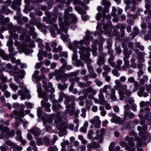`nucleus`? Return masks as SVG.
<instances>
[{
    "mask_svg": "<svg viewBox=\"0 0 151 151\" xmlns=\"http://www.w3.org/2000/svg\"><path fill=\"white\" fill-rule=\"evenodd\" d=\"M1 50L0 51V56L4 60H9V55L6 54L5 52L3 50Z\"/></svg>",
    "mask_w": 151,
    "mask_h": 151,
    "instance_id": "obj_31",
    "label": "nucleus"
},
{
    "mask_svg": "<svg viewBox=\"0 0 151 151\" xmlns=\"http://www.w3.org/2000/svg\"><path fill=\"white\" fill-rule=\"evenodd\" d=\"M95 81L97 86H101L103 85V82L98 79H96Z\"/></svg>",
    "mask_w": 151,
    "mask_h": 151,
    "instance_id": "obj_58",
    "label": "nucleus"
},
{
    "mask_svg": "<svg viewBox=\"0 0 151 151\" xmlns=\"http://www.w3.org/2000/svg\"><path fill=\"white\" fill-rule=\"evenodd\" d=\"M150 104V103L149 101H146L145 102L144 101H142L140 103V106L141 107H143L145 106L146 107V110H148L149 108L147 106H149Z\"/></svg>",
    "mask_w": 151,
    "mask_h": 151,
    "instance_id": "obj_38",
    "label": "nucleus"
},
{
    "mask_svg": "<svg viewBox=\"0 0 151 151\" xmlns=\"http://www.w3.org/2000/svg\"><path fill=\"white\" fill-rule=\"evenodd\" d=\"M47 28L50 31L52 36L53 37H55L56 34L55 30H56L58 28L57 25L54 24L52 25V26L49 25L47 26Z\"/></svg>",
    "mask_w": 151,
    "mask_h": 151,
    "instance_id": "obj_16",
    "label": "nucleus"
},
{
    "mask_svg": "<svg viewBox=\"0 0 151 151\" xmlns=\"http://www.w3.org/2000/svg\"><path fill=\"white\" fill-rule=\"evenodd\" d=\"M64 98L66 100V101H65V103L66 106L68 105V103L70 101L71 98L70 97L67 96L66 95V96Z\"/></svg>",
    "mask_w": 151,
    "mask_h": 151,
    "instance_id": "obj_54",
    "label": "nucleus"
},
{
    "mask_svg": "<svg viewBox=\"0 0 151 151\" xmlns=\"http://www.w3.org/2000/svg\"><path fill=\"white\" fill-rule=\"evenodd\" d=\"M31 132L34 136H38L40 133V130L37 127H33L30 130Z\"/></svg>",
    "mask_w": 151,
    "mask_h": 151,
    "instance_id": "obj_32",
    "label": "nucleus"
},
{
    "mask_svg": "<svg viewBox=\"0 0 151 151\" xmlns=\"http://www.w3.org/2000/svg\"><path fill=\"white\" fill-rule=\"evenodd\" d=\"M58 33L61 35V38L63 41H65L67 39V37L64 35H63L60 31H58Z\"/></svg>",
    "mask_w": 151,
    "mask_h": 151,
    "instance_id": "obj_50",
    "label": "nucleus"
},
{
    "mask_svg": "<svg viewBox=\"0 0 151 151\" xmlns=\"http://www.w3.org/2000/svg\"><path fill=\"white\" fill-rule=\"evenodd\" d=\"M99 117L97 116H95L93 119L90 121V122L95 126L97 128H99L100 127L101 121L100 120Z\"/></svg>",
    "mask_w": 151,
    "mask_h": 151,
    "instance_id": "obj_14",
    "label": "nucleus"
},
{
    "mask_svg": "<svg viewBox=\"0 0 151 151\" xmlns=\"http://www.w3.org/2000/svg\"><path fill=\"white\" fill-rule=\"evenodd\" d=\"M16 54V52H14V49L10 47V59H11V61L12 62H15L17 64L20 65L21 64L20 61L19 60H16L14 57L11 58V55H14Z\"/></svg>",
    "mask_w": 151,
    "mask_h": 151,
    "instance_id": "obj_18",
    "label": "nucleus"
},
{
    "mask_svg": "<svg viewBox=\"0 0 151 151\" xmlns=\"http://www.w3.org/2000/svg\"><path fill=\"white\" fill-rule=\"evenodd\" d=\"M114 142H112L110 144L109 147V151H123L122 150H120V147L119 146H117L114 150Z\"/></svg>",
    "mask_w": 151,
    "mask_h": 151,
    "instance_id": "obj_30",
    "label": "nucleus"
},
{
    "mask_svg": "<svg viewBox=\"0 0 151 151\" xmlns=\"http://www.w3.org/2000/svg\"><path fill=\"white\" fill-rule=\"evenodd\" d=\"M26 75L25 71L23 70H20L17 72H15L14 73H12L10 72V75H15L19 78L22 79Z\"/></svg>",
    "mask_w": 151,
    "mask_h": 151,
    "instance_id": "obj_15",
    "label": "nucleus"
},
{
    "mask_svg": "<svg viewBox=\"0 0 151 151\" xmlns=\"http://www.w3.org/2000/svg\"><path fill=\"white\" fill-rule=\"evenodd\" d=\"M88 91L89 93H91L93 95H95L96 93V91L91 87L88 89Z\"/></svg>",
    "mask_w": 151,
    "mask_h": 151,
    "instance_id": "obj_45",
    "label": "nucleus"
},
{
    "mask_svg": "<svg viewBox=\"0 0 151 151\" xmlns=\"http://www.w3.org/2000/svg\"><path fill=\"white\" fill-rule=\"evenodd\" d=\"M23 92L22 90H19L18 91L17 93L19 96H21V98L22 100H23L25 98L27 99H30L31 98V96L29 94V92L27 88L25 87L23 88Z\"/></svg>",
    "mask_w": 151,
    "mask_h": 151,
    "instance_id": "obj_9",
    "label": "nucleus"
},
{
    "mask_svg": "<svg viewBox=\"0 0 151 151\" xmlns=\"http://www.w3.org/2000/svg\"><path fill=\"white\" fill-rule=\"evenodd\" d=\"M125 139L128 141L129 146H126V149L128 151H136L134 147L135 144L134 143L133 139L132 137H129L127 136L125 137Z\"/></svg>",
    "mask_w": 151,
    "mask_h": 151,
    "instance_id": "obj_10",
    "label": "nucleus"
},
{
    "mask_svg": "<svg viewBox=\"0 0 151 151\" xmlns=\"http://www.w3.org/2000/svg\"><path fill=\"white\" fill-rule=\"evenodd\" d=\"M43 140L42 138H38L37 139V144L38 145H43Z\"/></svg>",
    "mask_w": 151,
    "mask_h": 151,
    "instance_id": "obj_51",
    "label": "nucleus"
},
{
    "mask_svg": "<svg viewBox=\"0 0 151 151\" xmlns=\"http://www.w3.org/2000/svg\"><path fill=\"white\" fill-rule=\"evenodd\" d=\"M9 19L8 17H6V18L2 20L0 22L3 25L7 26L8 28V32L9 33Z\"/></svg>",
    "mask_w": 151,
    "mask_h": 151,
    "instance_id": "obj_25",
    "label": "nucleus"
},
{
    "mask_svg": "<svg viewBox=\"0 0 151 151\" xmlns=\"http://www.w3.org/2000/svg\"><path fill=\"white\" fill-rule=\"evenodd\" d=\"M41 72L42 73L48 72L49 71V70L48 69H46L44 67H42L40 69Z\"/></svg>",
    "mask_w": 151,
    "mask_h": 151,
    "instance_id": "obj_61",
    "label": "nucleus"
},
{
    "mask_svg": "<svg viewBox=\"0 0 151 151\" xmlns=\"http://www.w3.org/2000/svg\"><path fill=\"white\" fill-rule=\"evenodd\" d=\"M5 83H2V81L1 83H0V89H1V91L4 92L6 97L8 98L9 96V93L6 90L7 86L5 84Z\"/></svg>",
    "mask_w": 151,
    "mask_h": 151,
    "instance_id": "obj_19",
    "label": "nucleus"
},
{
    "mask_svg": "<svg viewBox=\"0 0 151 151\" xmlns=\"http://www.w3.org/2000/svg\"><path fill=\"white\" fill-rule=\"evenodd\" d=\"M99 104L104 105L106 103L104 95L102 92H99Z\"/></svg>",
    "mask_w": 151,
    "mask_h": 151,
    "instance_id": "obj_28",
    "label": "nucleus"
},
{
    "mask_svg": "<svg viewBox=\"0 0 151 151\" xmlns=\"http://www.w3.org/2000/svg\"><path fill=\"white\" fill-rule=\"evenodd\" d=\"M99 92L106 93V99L108 100L111 99L114 101L116 100V98L115 95V91L113 89H111V86L110 85H105L103 88H101L99 90Z\"/></svg>",
    "mask_w": 151,
    "mask_h": 151,
    "instance_id": "obj_7",
    "label": "nucleus"
},
{
    "mask_svg": "<svg viewBox=\"0 0 151 151\" xmlns=\"http://www.w3.org/2000/svg\"><path fill=\"white\" fill-rule=\"evenodd\" d=\"M65 19L64 21V22H62V19L61 17H59L58 18L59 21V24L60 27V30L62 31H64L66 34L68 30V28L67 26H68L71 22H69L70 19L73 22V23L77 21V18L76 16L74 14H71L70 15L67 14V12L65 10Z\"/></svg>",
    "mask_w": 151,
    "mask_h": 151,
    "instance_id": "obj_3",
    "label": "nucleus"
},
{
    "mask_svg": "<svg viewBox=\"0 0 151 151\" xmlns=\"http://www.w3.org/2000/svg\"><path fill=\"white\" fill-rule=\"evenodd\" d=\"M24 107L23 105H21V108L19 112L14 111V114L16 116V118L19 119L20 121H21L22 117H23L25 115L29 114L30 113V111L29 110L27 109L24 111Z\"/></svg>",
    "mask_w": 151,
    "mask_h": 151,
    "instance_id": "obj_8",
    "label": "nucleus"
},
{
    "mask_svg": "<svg viewBox=\"0 0 151 151\" xmlns=\"http://www.w3.org/2000/svg\"><path fill=\"white\" fill-rule=\"evenodd\" d=\"M98 42L97 40H95L93 42V44L91 45V46L93 48L92 52L93 53V55L94 56H95L97 55V53L96 52L97 49L96 48V44Z\"/></svg>",
    "mask_w": 151,
    "mask_h": 151,
    "instance_id": "obj_29",
    "label": "nucleus"
},
{
    "mask_svg": "<svg viewBox=\"0 0 151 151\" xmlns=\"http://www.w3.org/2000/svg\"><path fill=\"white\" fill-rule=\"evenodd\" d=\"M134 114L131 111H125L124 117L125 119L127 120L133 117Z\"/></svg>",
    "mask_w": 151,
    "mask_h": 151,
    "instance_id": "obj_35",
    "label": "nucleus"
},
{
    "mask_svg": "<svg viewBox=\"0 0 151 151\" xmlns=\"http://www.w3.org/2000/svg\"><path fill=\"white\" fill-rule=\"evenodd\" d=\"M47 55V53L45 52L44 51L42 50H39V52L37 55L38 60L39 61H41L43 59V57H42V55L46 57Z\"/></svg>",
    "mask_w": 151,
    "mask_h": 151,
    "instance_id": "obj_23",
    "label": "nucleus"
},
{
    "mask_svg": "<svg viewBox=\"0 0 151 151\" xmlns=\"http://www.w3.org/2000/svg\"><path fill=\"white\" fill-rule=\"evenodd\" d=\"M139 33V29L137 27H134L133 31L132 32V33L133 37H135Z\"/></svg>",
    "mask_w": 151,
    "mask_h": 151,
    "instance_id": "obj_44",
    "label": "nucleus"
},
{
    "mask_svg": "<svg viewBox=\"0 0 151 151\" xmlns=\"http://www.w3.org/2000/svg\"><path fill=\"white\" fill-rule=\"evenodd\" d=\"M10 147L14 149H16L18 151H20L22 150V147L21 146H17L13 142H10Z\"/></svg>",
    "mask_w": 151,
    "mask_h": 151,
    "instance_id": "obj_34",
    "label": "nucleus"
},
{
    "mask_svg": "<svg viewBox=\"0 0 151 151\" xmlns=\"http://www.w3.org/2000/svg\"><path fill=\"white\" fill-rule=\"evenodd\" d=\"M60 57H64L65 58H67L68 54L66 52H60Z\"/></svg>",
    "mask_w": 151,
    "mask_h": 151,
    "instance_id": "obj_53",
    "label": "nucleus"
},
{
    "mask_svg": "<svg viewBox=\"0 0 151 151\" xmlns=\"http://www.w3.org/2000/svg\"><path fill=\"white\" fill-rule=\"evenodd\" d=\"M43 64L42 62H40L37 63L35 65V68L36 69H39L42 65Z\"/></svg>",
    "mask_w": 151,
    "mask_h": 151,
    "instance_id": "obj_62",
    "label": "nucleus"
},
{
    "mask_svg": "<svg viewBox=\"0 0 151 151\" xmlns=\"http://www.w3.org/2000/svg\"><path fill=\"white\" fill-rule=\"evenodd\" d=\"M2 72V71L0 70V79L2 81V83L4 84L6 83L7 80V78L4 76Z\"/></svg>",
    "mask_w": 151,
    "mask_h": 151,
    "instance_id": "obj_37",
    "label": "nucleus"
},
{
    "mask_svg": "<svg viewBox=\"0 0 151 151\" xmlns=\"http://www.w3.org/2000/svg\"><path fill=\"white\" fill-rule=\"evenodd\" d=\"M112 72L114 75L117 77H118L120 76L119 73L115 69H113L112 70Z\"/></svg>",
    "mask_w": 151,
    "mask_h": 151,
    "instance_id": "obj_56",
    "label": "nucleus"
},
{
    "mask_svg": "<svg viewBox=\"0 0 151 151\" xmlns=\"http://www.w3.org/2000/svg\"><path fill=\"white\" fill-rule=\"evenodd\" d=\"M137 54V58L138 59L139 62H143L145 61V59L143 57L145 55V53L143 52H141L138 49H133Z\"/></svg>",
    "mask_w": 151,
    "mask_h": 151,
    "instance_id": "obj_17",
    "label": "nucleus"
},
{
    "mask_svg": "<svg viewBox=\"0 0 151 151\" xmlns=\"http://www.w3.org/2000/svg\"><path fill=\"white\" fill-rule=\"evenodd\" d=\"M101 4L104 5L105 7L104 12L108 13L109 12V7L110 6V4L109 1L107 0H102L101 2Z\"/></svg>",
    "mask_w": 151,
    "mask_h": 151,
    "instance_id": "obj_27",
    "label": "nucleus"
},
{
    "mask_svg": "<svg viewBox=\"0 0 151 151\" xmlns=\"http://www.w3.org/2000/svg\"><path fill=\"white\" fill-rule=\"evenodd\" d=\"M99 146L100 145L98 143L96 142H93L88 144L87 145V149H90L93 148L99 147Z\"/></svg>",
    "mask_w": 151,
    "mask_h": 151,
    "instance_id": "obj_33",
    "label": "nucleus"
},
{
    "mask_svg": "<svg viewBox=\"0 0 151 151\" xmlns=\"http://www.w3.org/2000/svg\"><path fill=\"white\" fill-rule=\"evenodd\" d=\"M109 115L110 117H112V118L111 119V122L119 124L120 120V118L119 117H118L114 114H110Z\"/></svg>",
    "mask_w": 151,
    "mask_h": 151,
    "instance_id": "obj_20",
    "label": "nucleus"
},
{
    "mask_svg": "<svg viewBox=\"0 0 151 151\" xmlns=\"http://www.w3.org/2000/svg\"><path fill=\"white\" fill-rule=\"evenodd\" d=\"M82 113L81 114V116L84 118L86 116V110L85 108H83L81 110Z\"/></svg>",
    "mask_w": 151,
    "mask_h": 151,
    "instance_id": "obj_57",
    "label": "nucleus"
},
{
    "mask_svg": "<svg viewBox=\"0 0 151 151\" xmlns=\"http://www.w3.org/2000/svg\"><path fill=\"white\" fill-rule=\"evenodd\" d=\"M60 62L63 64L62 66L60 69V71L61 73H63L65 71V67L67 65L66 61L65 59L62 58L59 60Z\"/></svg>",
    "mask_w": 151,
    "mask_h": 151,
    "instance_id": "obj_24",
    "label": "nucleus"
},
{
    "mask_svg": "<svg viewBox=\"0 0 151 151\" xmlns=\"http://www.w3.org/2000/svg\"><path fill=\"white\" fill-rule=\"evenodd\" d=\"M144 118V119H141L140 122L141 125H142L143 124H145V125L143 126V127L142 126H138L137 127L138 130L140 131L139 134L141 136H142V135H144L145 131L147 129L146 125L150 124L151 123V117L150 113H148L146 114Z\"/></svg>",
    "mask_w": 151,
    "mask_h": 151,
    "instance_id": "obj_6",
    "label": "nucleus"
},
{
    "mask_svg": "<svg viewBox=\"0 0 151 151\" xmlns=\"http://www.w3.org/2000/svg\"><path fill=\"white\" fill-rule=\"evenodd\" d=\"M148 79V77L146 75H144L143 78L141 79L140 82L142 84H144L145 82L147 81Z\"/></svg>",
    "mask_w": 151,
    "mask_h": 151,
    "instance_id": "obj_43",
    "label": "nucleus"
},
{
    "mask_svg": "<svg viewBox=\"0 0 151 151\" xmlns=\"http://www.w3.org/2000/svg\"><path fill=\"white\" fill-rule=\"evenodd\" d=\"M104 63V59L103 58H100L97 62V64L100 65H101L103 64Z\"/></svg>",
    "mask_w": 151,
    "mask_h": 151,
    "instance_id": "obj_55",
    "label": "nucleus"
},
{
    "mask_svg": "<svg viewBox=\"0 0 151 151\" xmlns=\"http://www.w3.org/2000/svg\"><path fill=\"white\" fill-rule=\"evenodd\" d=\"M113 59V57L111 56L108 60V63L111 66L113 67H115V62L114 61Z\"/></svg>",
    "mask_w": 151,
    "mask_h": 151,
    "instance_id": "obj_39",
    "label": "nucleus"
},
{
    "mask_svg": "<svg viewBox=\"0 0 151 151\" xmlns=\"http://www.w3.org/2000/svg\"><path fill=\"white\" fill-rule=\"evenodd\" d=\"M80 51L79 52L80 54L81 58L83 60L85 63H89L92 62L91 60L89 58L91 49L90 47H86L84 46H78Z\"/></svg>",
    "mask_w": 151,
    "mask_h": 151,
    "instance_id": "obj_5",
    "label": "nucleus"
},
{
    "mask_svg": "<svg viewBox=\"0 0 151 151\" xmlns=\"http://www.w3.org/2000/svg\"><path fill=\"white\" fill-rule=\"evenodd\" d=\"M0 131L1 132L0 134V139H4L5 141V143L0 146V149L1 151H6L9 149L8 146H9V128L8 127L9 125V121L2 119L0 120Z\"/></svg>",
    "mask_w": 151,
    "mask_h": 151,
    "instance_id": "obj_1",
    "label": "nucleus"
},
{
    "mask_svg": "<svg viewBox=\"0 0 151 151\" xmlns=\"http://www.w3.org/2000/svg\"><path fill=\"white\" fill-rule=\"evenodd\" d=\"M10 87H11L13 91L17 90L18 88L17 86L14 84L13 83L10 84Z\"/></svg>",
    "mask_w": 151,
    "mask_h": 151,
    "instance_id": "obj_48",
    "label": "nucleus"
},
{
    "mask_svg": "<svg viewBox=\"0 0 151 151\" xmlns=\"http://www.w3.org/2000/svg\"><path fill=\"white\" fill-rule=\"evenodd\" d=\"M145 90L144 88H141L140 91H138V96L140 97H141L142 96L144 97H146L148 96L149 95L148 93H145L143 94Z\"/></svg>",
    "mask_w": 151,
    "mask_h": 151,
    "instance_id": "obj_36",
    "label": "nucleus"
},
{
    "mask_svg": "<svg viewBox=\"0 0 151 151\" xmlns=\"http://www.w3.org/2000/svg\"><path fill=\"white\" fill-rule=\"evenodd\" d=\"M79 78L78 77H76L75 78V80L77 82L78 85L81 88H82L84 87V84L79 81Z\"/></svg>",
    "mask_w": 151,
    "mask_h": 151,
    "instance_id": "obj_42",
    "label": "nucleus"
},
{
    "mask_svg": "<svg viewBox=\"0 0 151 151\" xmlns=\"http://www.w3.org/2000/svg\"><path fill=\"white\" fill-rule=\"evenodd\" d=\"M124 1L126 4L131 3L133 5L132 6L131 9L129 10L131 11H134L136 9L135 5L136 4V1L135 0H124Z\"/></svg>",
    "mask_w": 151,
    "mask_h": 151,
    "instance_id": "obj_21",
    "label": "nucleus"
},
{
    "mask_svg": "<svg viewBox=\"0 0 151 151\" xmlns=\"http://www.w3.org/2000/svg\"><path fill=\"white\" fill-rule=\"evenodd\" d=\"M99 109L101 111L100 114L101 116H105L106 114V112L104 109V107L102 106H101L99 107Z\"/></svg>",
    "mask_w": 151,
    "mask_h": 151,
    "instance_id": "obj_40",
    "label": "nucleus"
},
{
    "mask_svg": "<svg viewBox=\"0 0 151 151\" xmlns=\"http://www.w3.org/2000/svg\"><path fill=\"white\" fill-rule=\"evenodd\" d=\"M37 91L38 93V96L39 97H42L45 101H47V99L46 98L47 93H44V92L42 93V88H41V84L40 83H38L37 86Z\"/></svg>",
    "mask_w": 151,
    "mask_h": 151,
    "instance_id": "obj_11",
    "label": "nucleus"
},
{
    "mask_svg": "<svg viewBox=\"0 0 151 151\" xmlns=\"http://www.w3.org/2000/svg\"><path fill=\"white\" fill-rule=\"evenodd\" d=\"M41 105L42 106H44L45 108V110L48 112H50L51 109L50 108L51 105L48 103H46L44 101H41Z\"/></svg>",
    "mask_w": 151,
    "mask_h": 151,
    "instance_id": "obj_26",
    "label": "nucleus"
},
{
    "mask_svg": "<svg viewBox=\"0 0 151 151\" xmlns=\"http://www.w3.org/2000/svg\"><path fill=\"white\" fill-rule=\"evenodd\" d=\"M68 77V75L67 74H63L62 75L61 78V80L63 82H65L66 81L67 78Z\"/></svg>",
    "mask_w": 151,
    "mask_h": 151,
    "instance_id": "obj_46",
    "label": "nucleus"
},
{
    "mask_svg": "<svg viewBox=\"0 0 151 151\" xmlns=\"http://www.w3.org/2000/svg\"><path fill=\"white\" fill-rule=\"evenodd\" d=\"M66 96V95H65L64 93L61 92L60 93V96L59 98V100L60 102H62L63 100V97L64 98Z\"/></svg>",
    "mask_w": 151,
    "mask_h": 151,
    "instance_id": "obj_49",
    "label": "nucleus"
},
{
    "mask_svg": "<svg viewBox=\"0 0 151 151\" xmlns=\"http://www.w3.org/2000/svg\"><path fill=\"white\" fill-rule=\"evenodd\" d=\"M42 108L41 107H39L37 109V115L38 117L39 118L40 117L42 114Z\"/></svg>",
    "mask_w": 151,
    "mask_h": 151,
    "instance_id": "obj_47",
    "label": "nucleus"
},
{
    "mask_svg": "<svg viewBox=\"0 0 151 151\" xmlns=\"http://www.w3.org/2000/svg\"><path fill=\"white\" fill-rule=\"evenodd\" d=\"M25 104L26 105L27 108H31L33 107V105L30 102H26L25 103Z\"/></svg>",
    "mask_w": 151,
    "mask_h": 151,
    "instance_id": "obj_60",
    "label": "nucleus"
},
{
    "mask_svg": "<svg viewBox=\"0 0 151 151\" xmlns=\"http://www.w3.org/2000/svg\"><path fill=\"white\" fill-rule=\"evenodd\" d=\"M9 6V0H7V1L4 2V5L2 6L0 10L1 12L4 13L6 15L9 13V9L7 8Z\"/></svg>",
    "mask_w": 151,
    "mask_h": 151,
    "instance_id": "obj_13",
    "label": "nucleus"
},
{
    "mask_svg": "<svg viewBox=\"0 0 151 151\" xmlns=\"http://www.w3.org/2000/svg\"><path fill=\"white\" fill-rule=\"evenodd\" d=\"M51 118L47 119L43 118L42 120L44 124H46L47 123H51L53 122L52 118L55 117L54 122L56 125V127L58 129L61 130L63 127V123L62 121V118L60 113H56L55 114H52Z\"/></svg>",
    "mask_w": 151,
    "mask_h": 151,
    "instance_id": "obj_4",
    "label": "nucleus"
},
{
    "mask_svg": "<svg viewBox=\"0 0 151 151\" xmlns=\"http://www.w3.org/2000/svg\"><path fill=\"white\" fill-rule=\"evenodd\" d=\"M61 107V106L60 105L58 104V103L55 104L53 105L52 106V109L54 111H56L58 109H60Z\"/></svg>",
    "mask_w": 151,
    "mask_h": 151,
    "instance_id": "obj_41",
    "label": "nucleus"
},
{
    "mask_svg": "<svg viewBox=\"0 0 151 151\" xmlns=\"http://www.w3.org/2000/svg\"><path fill=\"white\" fill-rule=\"evenodd\" d=\"M103 69L105 71H107V72H109L110 71L111 69L107 65H105L103 67Z\"/></svg>",
    "mask_w": 151,
    "mask_h": 151,
    "instance_id": "obj_63",
    "label": "nucleus"
},
{
    "mask_svg": "<svg viewBox=\"0 0 151 151\" xmlns=\"http://www.w3.org/2000/svg\"><path fill=\"white\" fill-rule=\"evenodd\" d=\"M128 100L129 103L131 105L133 104H135L134 102V100L132 97H130L128 98Z\"/></svg>",
    "mask_w": 151,
    "mask_h": 151,
    "instance_id": "obj_59",
    "label": "nucleus"
},
{
    "mask_svg": "<svg viewBox=\"0 0 151 151\" xmlns=\"http://www.w3.org/2000/svg\"><path fill=\"white\" fill-rule=\"evenodd\" d=\"M72 106L68 105L66 106V109L65 111V113L66 114H68L70 112H73L75 110L74 105L75 104V102L74 101H72L71 103Z\"/></svg>",
    "mask_w": 151,
    "mask_h": 151,
    "instance_id": "obj_22",
    "label": "nucleus"
},
{
    "mask_svg": "<svg viewBox=\"0 0 151 151\" xmlns=\"http://www.w3.org/2000/svg\"><path fill=\"white\" fill-rule=\"evenodd\" d=\"M42 83L43 88L45 89L47 92H48V91L49 90V88H50V93L51 94H52L54 92L55 89L52 88V83H48V85H47V83L46 82L43 81Z\"/></svg>",
    "mask_w": 151,
    "mask_h": 151,
    "instance_id": "obj_12",
    "label": "nucleus"
},
{
    "mask_svg": "<svg viewBox=\"0 0 151 151\" xmlns=\"http://www.w3.org/2000/svg\"><path fill=\"white\" fill-rule=\"evenodd\" d=\"M43 139V143H44L46 145H50V143L48 139L46 137H44Z\"/></svg>",
    "mask_w": 151,
    "mask_h": 151,
    "instance_id": "obj_52",
    "label": "nucleus"
},
{
    "mask_svg": "<svg viewBox=\"0 0 151 151\" xmlns=\"http://www.w3.org/2000/svg\"><path fill=\"white\" fill-rule=\"evenodd\" d=\"M50 151H57L58 149L56 146H54L50 147Z\"/></svg>",
    "mask_w": 151,
    "mask_h": 151,
    "instance_id": "obj_64",
    "label": "nucleus"
},
{
    "mask_svg": "<svg viewBox=\"0 0 151 151\" xmlns=\"http://www.w3.org/2000/svg\"><path fill=\"white\" fill-rule=\"evenodd\" d=\"M93 39V36L90 35V32H87L86 33L85 37H84L83 39L81 40L80 41H74L73 42V45L70 44L69 46V48L72 50L73 51V54L72 56V59L73 60L75 61L77 58L76 53L77 50L76 49L77 48L78 49L79 52L80 51V50L79 48H78V47L79 46H83L82 45L84 44L86 46L89 45V40H92Z\"/></svg>",
    "mask_w": 151,
    "mask_h": 151,
    "instance_id": "obj_2",
    "label": "nucleus"
}]
</instances>
